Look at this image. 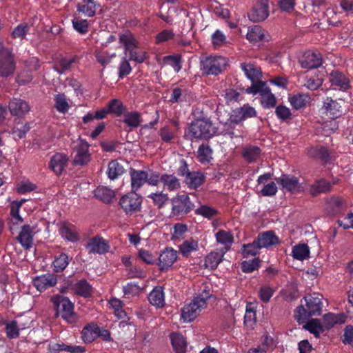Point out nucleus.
<instances>
[{
  "instance_id": "f257e3e1",
  "label": "nucleus",
  "mask_w": 353,
  "mask_h": 353,
  "mask_svg": "<svg viewBox=\"0 0 353 353\" xmlns=\"http://www.w3.org/2000/svg\"><path fill=\"white\" fill-rule=\"evenodd\" d=\"M303 299L305 307L301 305L294 312V318L299 324H303L312 316H320L323 309V295L318 293L307 294Z\"/></svg>"
},
{
  "instance_id": "f03ea898",
  "label": "nucleus",
  "mask_w": 353,
  "mask_h": 353,
  "mask_svg": "<svg viewBox=\"0 0 353 353\" xmlns=\"http://www.w3.org/2000/svg\"><path fill=\"white\" fill-rule=\"evenodd\" d=\"M216 133V128L210 119H199L192 121L188 127V136L192 139L208 140Z\"/></svg>"
},
{
  "instance_id": "7ed1b4c3",
  "label": "nucleus",
  "mask_w": 353,
  "mask_h": 353,
  "mask_svg": "<svg viewBox=\"0 0 353 353\" xmlns=\"http://www.w3.org/2000/svg\"><path fill=\"white\" fill-rule=\"evenodd\" d=\"M56 310V316L61 318L68 323H74L77 321V317L74 312V303L69 298L58 295L51 299Z\"/></svg>"
},
{
  "instance_id": "20e7f679",
  "label": "nucleus",
  "mask_w": 353,
  "mask_h": 353,
  "mask_svg": "<svg viewBox=\"0 0 353 353\" xmlns=\"http://www.w3.org/2000/svg\"><path fill=\"white\" fill-rule=\"evenodd\" d=\"M228 65L227 59L222 56H208L200 61V70L203 76H217Z\"/></svg>"
},
{
  "instance_id": "39448f33",
  "label": "nucleus",
  "mask_w": 353,
  "mask_h": 353,
  "mask_svg": "<svg viewBox=\"0 0 353 353\" xmlns=\"http://www.w3.org/2000/svg\"><path fill=\"white\" fill-rule=\"evenodd\" d=\"M172 203V214L173 216L183 217L194 208V204L191 201L190 196L186 194L177 195L171 199Z\"/></svg>"
},
{
  "instance_id": "423d86ee",
  "label": "nucleus",
  "mask_w": 353,
  "mask_h": 353,
  "mask_svg": "<svg viewBox=\"0 0 353 353\" xmlns=\"http://www.w3.org/2000/svg\"><path fill=\"white\" fill-rule=\"evenodd\" d=\"M142 202L143 197L131 190L120 199L119 203L126 214H132L141 210Z\"/></svg>"
},
{
  "instance_id": "0eeeda50",
  "label": "nucleus",
  "mask_w": 353,
  "mask_h": 353,
  "mask_svg": "<svg viewBox=\"0 0 353 353\" xmlns=\"http://www.w3.org/2000/svg\"><path fill=\"white\" fill-rule=\"evenodd\" d=\"M15 62L12 52L7 48L0 49V76L7 77L13 74Z\"/></svg>"
},
{
  "instance_id": "6e6552de",
  "label": "nucleus",
  "mask_w": 353,
  "mask_h": 353,
  "mask_svg": "<svg viewBox=\"0 0 353 353\" xmlns=\"http://www.w3.org/2000/svg\"><path fill=\"white\" fill-rule=\"evenodd\" d=\"M269 14L268 0H256L248 13V17L254 22H260L265 20Z\"/></svg>"
},
{
  "instance_id": "1a4fd4ad",
  "label": "nucleus",
  "mask_w": 353,
  "mask_h": 353,
  "mask_svg": "<svg viewBox=\"0 0 353 353\" xmlns=\"http://www.w3.org/2000/svg\"><path fill=\"white\" fill-rule=\"evenodd\" d=\"M275 181L280 185L282 189L294 193H300L303 191V187L299 183V179L292 174H283L280 177L276 178Z\"/></svg>"
},
{
  "instance_id": "9d476101",
  "label": "nucleus",
  "mask_w": 353,
  "mask_h": 353,
  "mask_svg": "<svg viewBox=\"0 0 353 353\" xmlns=\"http://www.w3.org/2000/svg\"><path fill=\"white\" fill-rule=\"evenodd\" d=\"M178 259V252L171 247L165 248L161 252L157 265L161 272L167 271L176 261Z\"/></svg>"
},
{
  "instance_id": "9b49d317",
  "label": "nucleus",
  "mask_w": 353,
  "mask_h": 353,
  "mask_svg": "<svg viewBox=\"0 0 353 353\" xmlns=\"http://www.w3.org/2000/svg\"><path fill=\"white\" fill-rule=\"evenodd\" d=\"M205 305L203 301H198L195 297L182 309L181 317L184 321L191 322L199 314Z\"/></svg>"
},
{
  "instance_id": "f8f14e48",
  "label": "nucleus",
  "mask_w": 353,
  "mask_h": 353,
  "mask_svg": "<svg viewBox=\"0 0 353 353\" xmlns=\"http://www.w3.org/2000/svg\"><path fill=\"white\" fill-rule=\"evenodd\" d=\"M333 152V150L322 145H316L308 150L309 155L319 160L323 165H326L332 161Z\"/></svg>"
},
{
  "instance_id": "ddd939ff",
  "label": "nucleus",
  "mask_w": 353,
  "mask_h": 353,
  "mask_svg": "<svg viewBox=\"0 0 353 353\" xmlns=\"http://www.w3.org/2000/svg\"><path fill=\"white\" fill-rule=\"evenodd\" d=\"M301 68L307 70L318 68L322 65L323 57L319 52L307 51L299 61Z\"/></svg>"
},
{
  "instance_id": "4468645a",
  "label": "nucleus",
  "mask_w": 353,
  "mask_h": 353,
  "mask_svg": "<svg viewBox=\"0 0 353 353\" xmlns=\"http://www.w3.org/2000/svg\"><path fill=\"white\" fill-rule=\"evenodd\" d=\"M57 283V276L54 273H46L37 276L32 281L33 285L39 292H43Z\"/></svg>"
},
{
  "instance_id": "2eb2a0df",
  "label": "nucleus",
  "mask_w": 353,
  "mask_h": 353,
  "mask_svg": "<svg viewBox=\"0 0 353 353\" xmlns=\"http://www.w3.org/2000/svg\"><path fill=\"white\" fill-rule=\"evenodd\" d=\"M323 113L330 119L340 117L343 113L342 107L339 102L332 99L331 97H326L323 102Z\"/></svg>"
},
{
  "instance_id": "dca6fc26",
  "label": "nucleus",
  "mask_w": 353,
  "mask_h": 353,
  "mask_svg": "<svg viewBox=\"0 0 353 353\" xmlns=\"http://www.w3.org/2000/svg\"><path fill=\"white\" fill-rule=\"evenodd\" d=\"M34 234V228L26 224L21 227L17 237V241L24 250H30L33 245Z\"/></svg>"
},
{
  "instance_id": "f3484780",
  "label": "nucleus",
  "mask_w": 353,
  "mask_h": 353,
  "mask_svg": "<svg viewBox=\"0 0 353 353\" xmlns=\"http://www.w3.org/2000/svg\"><path fill=\"white\" fill-rule=\"evenodd\" d=\"M256 111L249 104H245L242 107L233 110L231 121L234 123H239L248 118L255 117Z\"/></svg>"
},
{
  "instance_id": "a211bd4d",
  "label": "nucleus",
  "mask_w": 353,
  "mask_h": 353,
  "mask_svg": "<svg viewBox=\"0 0 353 353\" xmlns=\"http://www.w3.org/2000/svg\"><path fill=\"white\" fill-rule=\"evenodd\" d=\"M90 253L104 254L110 250L108 242L99 236L91 238L86 245Z\"/></svg>"
},
{
  "instance_id": "6ab92c4d",
  "label": "nucleus",
  "mask_w": 353,
  "mask_h": 353,
  "mask_svg": "<svg viewBox=\"0 0 353 353\" xmlns=\"http://www.w3.org/2000/svg\"><path fill=\"white\" fill-rule=\"evenodd\" d=\"M256 242L259 243V248H268L273 245L280 243L279 238L275 234L272 230H268L260 232L256 238Z\"/></svg>"
},
{
  "instance_id": "aec40b11",
  "label": "nucleus",
  "mask_w": 353,
  "mask_h": 353,
  "mask_svg": "<svg viewBox=\"0 0 353 353\" xmlns=\"http://www.w3.org/2000/svg\"><path fill=\"white\" fill-rule=\"evenodd\" d=\"M130 176L131 190L137 192L145 183H147L148 172L131 168L130 170Z\"/></svg>"
},
{
  "instance_id": "412c9836",
  "label": "nucleus",
  "mask_w": 353,
  "mask_h": 353,
  "mask_svg": "<svg viewBox=\"0 0 353 353\" xmlns=\"http://www.w3.org/2000/svg\"><path fill=\"white\" fill-rule=\"evenodd\" d=\"M68 157L62 153L54 154L49 162V168L57 176H60L67 165Z\"/></svg>"
},
{
  "instance_id": "4be33fe9",
  "label": "nucleus",
  "mask_w": 353,
  "mask_h": 353,
  "mask_svg": "<svg viewBox=\"0 0 353 353\" xmlns=\"http://www.w3.org/2000/svg\"><path fill=\"white\" fill-rule=\"evenodd\" d=\"M332 86L337 87L340 90L346 91L350 88L349 79L339 70H333L329 78Z\"/></svg>"
},
{
  "instance_id": "5701e85b",
  "label": "nucleus",
  "mask_w": 353,
  "mask_h": 353,
  "mask_svg": "<svg viewBox=\"0 0 353 353\" xmlns=\"http://www.w3.org/2000/svg\"><path fill=\"white\" fill-rule=\"evenodd\" d=\"M322 319L323 323L321 324L323 326L324 330H329L337 324L341 325L345 323L347 316L343 313L336 314L330 312L324 314Z\"/></svg>"
},
{
  "instance_id": "b1692460",
  "label": "nucleus",
  "mask_w": 353,
  "mask_h": 353,
  "mask_svg": "<svg viewBox=\"0 0 353 353\" xmlns=\"http://www.w3.org/2000/svg\"><path fill=\"white\" fill-rule=\"evenodd\" d=\"M90 161L89 145L87 143H82L76 148V154L73 159V164L83 166L87 165Z\"/></svg>"
},
{
  "instance_id": "393cba45",
  "label": "nucleus",
  "mask_w": 353,
  "mask_h": 353,
  "mask_svg": "<svg viewBox=\"0 0 353 353\" xmlns=\"http://www.w3.org/2000/svg\"><path fill=\"white\" fill-rule=\"evenodd\" d=\"M59 232L62 238L68 241L74 243L79 240L76 227L68 222H62L60 224Z\"/></svg>"
},
{
  "instance_id": "a878e982",
  "label": "nucleus",
  "mask_w": 353,
  "mask_h": 353,
  "mask_svg": "<svg viewBox=\"0 0 353 353\" xmlns=\"http://www.w3.org/2000/svg\"><path fill=\"white\" fill-rule=\"evenodd\" d=\"M8 108L12 115L19 117L26 114L30 110V106L26 101L17 98L10 101Z\"/></svg>"
},
{
  "instance_id": "bb28decb",
  "label": "nucleus",
  "mask_w": 353,
  "mask_h": 353,
  "mask_svg": "<svg viewBox=\"0 0 353 353\" xmlns=\"http://www.w3.org/2000/svg\"><path fill=\"white\" fill-rule=\"evenodd\" d=\"M72 257L65 252H61L55 255L52 261V266L55 273L63 272L68 266Z\"/></svg>"
},
{
  "instance_id": "cd10ccee",
  "label": "nucleus",
  "mask_w": 353,
  "mask_h": 353,
  "mask_svg": "<svg viewBox=\"0 0 353 353\" xmlns=\"http://www.w3.org/2000/svg\"><path fill=\"white\" fill-rule=\"evenodd\" d=\"M240 68L251 81H256L262 77L261 68L254 63L243 62L241 63Z\"/></svg>"
},
{
  "instance_id": "c85d7f7f",
  "label": "nucleus",
  "mask_w": 353,
  "mask_h": 353,
  "mask_svg": "<svg viewBox=\"0 0 353 353\" xmlns=\"http://www.w3.org/2000/svg\"><path fill=\"white\" fill-rule=\"evenodd\" d=\"M205 181V176L201 172L193 171L188 174L184 179L185 183L190 189L196 190Z\"/></svg>"
},
{
  "instance_id": "c756f323",
  "label": "nucleus",
  "mask_w": 353,
  "mask_h": 353,
  "mask_svg": "<svg viewBox=\"0 0 353 353\" xmlns=\"http://www.w3.org/2000/svg\"><path fill=\"white\" fill-rule=\"evenodd\" d=\"M262 154L261 149L256 145H247L242 150V157L248 163H253L257 161Z\"/></svg>"
},
{
  "instance_id": "7c9ffc66",
  "label": "nucleus",
  "mask_w": 353,
  "mask_h": 353,
  "mask_svg": "<svg viewBox=\"0 0 353 353\" xmlns=\"http://www.w3.org/2000/svg\"><path fill=\"white\" fill-rule=\"evenodd\" d=\"M149 302L157 308L165 305V293L161 286H156L148 296Z\"/></svg>"
},
{
  "instance_id": "2f4dec72",
  "label": "nucleus",
  "mask_w": 353,
  "mask_h": 353,
  "mask_svg": "<svg viewBox=\"0 0 353 353\" xmlns=\"http://www.w3.org/2000/svg\"><path fill=\"white\" fill-rule=\"evenodd\" d=\"M72 290L77 295L89 298L93 292L92 286L85 279H81L74 284Z\"/></svg>"
},
{
  "instance_id": "473e14b6",
  "label": "nucleus",
  "mask_w": 353,
  "mask_h": 353,
  "mask_svg": "<svg viewBox=\"0 0 353 353\" xmlns=\"http://www.w3.org/2000/svg\"><path fill=\"white\" fill-rule=\"evenodd\" d=\"M123 117V119L121 121L126 124L131 130L138 128L142 123L141 114L137 111L129 112L127 110Z\"/></svg>"
},
{
  "instance_id": "72a5a7b5",
  "label": "nucleus",
  "mask_w": 353,
  "mask_h": 353,
  "mask_svg": "<svg viewBox=\"0 0 353 353\" xmlns=\"http://www.w3.org/2000/svg\"><path fill=\"white\" fill-rule=\"evenodd\" d=\"M99 327L94 323L87 324L81 331V338L85 343H90L97 338Z\"/></svg>"
},
{
  "instance_id": "f704fd0d",
  "label": "nucleus",
  "mask_w": 353,
  "mask_h": 353,
  "mask_svg": "<svg viewBox=\"0 0 353 353\" xmlns=\"http://www.w3.org/2000/svg\"><path fill=\"white\" fill-rule=\"evenodd\" d=\"M213 150L208 144L202 143L199 146L196 158L198 161L203 165H207L211 162Z\"/></svg>"
},
{
  "instance_id": "c9c22d12",
  "label": "nucleus",
  "mask_w": 353,
  "mask_h": 353,
  "mask_svg": "<svg viewBox=\"0 0 353 353\" xmlns=\"http://www.w3.org/2000/svg\"><path fill=\"white\" fill-rule=\"evenodd\" d=\"M125 168L117 160H111L108 165L107 175L110 180H115L125 173Z\"/></svg>"
},
{
  "instance_id": "e433bc0d",
  "label": "nucleus",
  "mask_w": 353,
  "mask_h": 353,
  "mask_svg": "<svg viewBox=\"0 0 353 353\" xmlns=\"http://www.w3.org/2000/svg\"><path fill=\"white\" fill-rule=\"evenodd\" d=\"M171 343L176 353H186L187 343L183 336L178 332L170 335Z\"/></svg>"
},
{
  "instance_id": "4c0bfd02",
  "label": "nucleus",
  "mask_w": 353,
  "mask_h": 353,
  "mask_svg": "<svg viewBox=\"0 0 353 353\" xmlns=\"http://www.w3.org/2000/svg\"><path fill=\"white\" fill-rule=\"evenodd\" d=\"M179 249L183 257L188 258L192 252L199 250V243L192 239H187L179 246Z\"/></svg>"
},
{
  "instance_id": "58836bf2",
  "label": "nucleus",
  "mask_w": 353,
  "mask_h": 353,
  "mask_svg": "<svg viewBox=\"0 0 353 353\" xmlns=\"http://www.w3.org/2000/svg\"><path fill=\"white\" fill-rule=\"evenodd\" d=\"M332 189L331 183L324 179L316 181L310 187V194L312 196H316L321 193L330 192Z\"/></svg>"
},
{
  "instance_id": "ea45409f",
  "label": "nucleus",
  "mask_w": 353,
  "mask_h": 353,
  "mask_svg": "<svg viewBox=\"0 0 353 353\" xmlns=\"http://www.w3.org/2000/svg\"><path fill=\"white\" fill-rule=\"evenodd\" d=\"M94 196L105 203H110L114 197V192L109 188L99 186L94 191Z\"/></svg>"
},
{
  "instance_id": "a19ab883",
  "label": "nucleus",
  "mask_w": 353,
  "mask_h": 353,
  "mask_svg": "<svg viewBox=\"0 0 353 353\" xmlns=\"http://www.w3.org/2000/svg\"><path fill=\"white\" fill-rule=\"evenodd\" d=\"M305 323V324L303 325V328L314 334L316 338H319L321 334L325 331L319 319H312Z\"/></svg>"
},
{
  "instance_id": "79ce46f5",
  "label": "nucleus",
  "mask_w": 353,
  "mask_h": 353,
  "mask_svg": "<svg viewBox=\"0 0 353 353\" xmlns=\"http://www.w3.org/2000/svg\"><path fill=\"white\" fill-rule=\"evenodd\" d=\"M97 7V5L94 0H83L82 4L77 5V10L88 17H92L96 14Z\"/></svg>"
},
{
  "instance_id": "37998d69",
  "label": "nucleus",
  "mask_w": 353,
  "mask_h": 353,
  "mask_svg": "<svg viewBox=\"0 0 353 353\" xmlns=\"http://www.w3.org/2000/svg\"><path fill=\"white\" fill-rule=\"evenodd\" d=\"M107 107L110 114H114L115 117H121L126 112L127 107L119 99H111L107 104Z\"/></svg>"
},
{
  "instance_id": "c03bdc74",
  "label": "nucleus",
  "mask_w": 353,
  "mask_h": 353,
  "mask_svg": "<svg viewBox=\"0 0 353 353\" xmlns=\"http://www.w3.org/2000/svg\"><path fill=\"white\" fill-rule=\"evenodd\" d=\"M247 39L253 43L262 41L265 37V30L259 25H254L248 28Z\"/></svg>"
},
{
  "instance_id": "a18cd8bd",
  "label": "nucleus",
  "mask_w": 353,
  "mask_h": 353,
  "mask_svg": "<svg viewBox=\"0 0 353 353\" xmlns=\"http://www.w3.org/2000/svg\"><path fill=\"white\" fill-rule=\"evenodd\" d=\"M270 88L267 85V83L265 81H263L259 79L256 81H252L251 86L248 87L245 90V92L248 94H252L253 95H256L257 94H260L261 96L265 92H268Z\"/></svg>"
},
{
  "instance_id": "49530a36",
  "label": "nucleus",
  "mask_w": 353,
  "mask_h": 353,
  "mask_svg": "<svg viewBox=\"0 0 353 353\" xmlns=\"http://www.w3.org/2000/svg\"><path fill=\"white\" fill-rule=\"evenodd\" d=\"M161 182L169 191L176 190L181 187L179 179L173 174H162L161 176Z\"/></svg>"
},
{
  "instance_id": "de8ad7c7",
  "label": "nucleus",
  "mask_w": 353,
  "mask_h": 353,
  "mask_svg": "<svg viewBox=\"0 0 353 353\" xmlns=\"http://www.w3.org/2000/svg\"><path fill=\"white\" fill-rule=\"evenodd\" d=\"M119 42L124 46L126 52H130L137 48V42L130 32L119 36Z\"/></svg>"
},
{
  "instance_id": "09e8293b",
  "label": "nucleus",
  "mask_w": 353,
  "mask_h": 353,
  "mask_svg": "<svg viewBox=\"0 0 353 353\" xmlns=\"http://www.w3.org/2000/svg\"><path fill=\"white\" fill-rule=\"evenodd\" d=\"M310 249L307 244H299L292 248V255L294 259L303 261L310 256Z\"/></svg>"
},
{
  "instance_id": "8fccbe9b",
  "label": "nucleus",
  "mask_w": 353,
  "mask_h": 353,
  "mask_svg": "<svg viewBox=\"0 0 353 353\" xmlns=\"http://www.w3.org/2000/svg\"><path fill=\"white\" fill-rule=\"evenodd\" d=\"M30 129V128L27 122L19 120L18 122L15 123V125L12 128L10 133L14 138L21 139L26 137Z\"/></svg>"
},
{
  "instance_id": "3c124183",
  "label": "nucleus",
  "mask_w": 353,
  "mask_h": 353,
  "mask_svg": "<svg viewBox=\"0 0 353 353\" xmlns=\"http://www.w3.org/2000/svg\"><path fill=\"white\" fill-rule=\"evenodd\" d=\"M194 214L208 219V220H211L214 217L216 216L219 212L215 208L208 205H201L194 210Z\"/></svg>"
},
{
  "instance_id": "603ef678",
  "label": "nucleus",
  "mask_w": 353,
  "mask_h": 353,
  "mask_svg": "<svg viewBox=\"0 0 353 353\" xmlns=\"http://www.w3.org/2000/svg\"><path fill=\"white\" fill-rule=\"evenodd\" d=\"M323 83V79L318 74L314 75H307L305 77V82L304 86L310 90H316Z\"/></svg>"
},
{
  "instance_id": "864d4df0",
  "label": "nucleus",
  "mask_w": 353,
  "mask_h": 353,
  "mask_svg": "<svg viewBox=\"0 0 353 353\" xmlns=\"http://www.w3.org/2000/svg\"><path fill=\"white\" fill-rule=\"evenodd\" d=\"M221 256L217 252H211L208 254L204 261V266L206 268L215 270L221 262Z\"/></svg>"
},
{
  "instance_id": "5fc2aeb1",
  "label": "nucleus",
  "mask_w": 353,
  "mask_h": 353,
  "mask_svg": "<svg viewBox=\"0 0 353 353\" xmlns=\"http://www.w3.org/2000/svg\"><path fill=\"white\" fill-rule=\"evenodd\" d=\"M261 261L259 257H255L251 260L243 261L241 263V269L244 273H252L257 270L261 266Z\"/></svg>"
},
{
  "instance_id": "6e6d98bb",
  "label": "nucleus",
  "mask_w": 353,
  "mask_h": 353,
  "mask_svg": "<svg viewBox=\"0 0 353 353\" xmlns=\"http://www.w3.org/2000/svg\"><path fill=\"white\" fill-rule=\"evenodd\" d=\"M310 97L305 94H296L292 96L289 101L293 108L299 110L306 105Z\"/></svg>"
},
{
  "instance_id": "4d7b16f0",
  "label": "nucleus",
  "mask_w": 353,
  "mask_h": 353,
  "mask_svg": "<svg viewBox=\"0 0 353 353\" xmlns=\"http://www.w3.org/2000/svg\"><path fill=\"white\" fill-rule=\"evenodd\" d=\"M261 249V248H259V243L255 239L252 243L243 244L242 245L241 254L243 258H248L250 256H256L259 254V251Z\"/></svg>"
},
{
  "instance_id": "13d9d810",
  "label": "nucleus",
  "mask_w": 353,
  "mask_h": 353,
  "mask_svg": "<svg viewBox=\"0 0 353 353\" xmlns=\"http://www.w3.org/2000/svg\"><path fill=\"white\" fill-rule=\"evenodd\" d=\"M327 203L332 214H337L345 209L343 200L339 196H332L327 200Z\"/></svg>"
},
{
  "instance_id": "bf43d9fd",
  "label": "nucleus",
  "mask_w": 353,
  "mask_h": 353,
  "mask_svg": "<svg viewBox=\"0 0 353 353\" xmlns=\"http://www.w3.org/2000/svg\"><path fill=\"white\" fill-rule=\"evenodd\" d=\"M222 96L227 103L238 102L243 98L241 94L233 88H228L224 90Z\"/></svg>"
},
{
  "instance_id": "052dcab7",
  "label": "nucleus",
  "mask_w": 353,
  "mask_h": 353,
  "mask_svg": "<svg viewBox=\"0 0 353 353\" xmlns=\"http://www.w3.org/2000/svg\"><path fill=\"white\" fill-rule=\"evenodd\" d=\"M148 197L151 199L154 205L159 209L163 208L169 200L168 194L163 192L152 193Z\"/></svg>"
},
{
  "instance_id": "680f3d73",
  "label": "nucleus",
  "mask_w": 353,
  "mask_h": 353,
  "mask_svg": "<svg viewBox=\"0 0 353 353\" xmlns=\"http://www.w3.org/2000/svg\"><path fill=\"white\" fill-rule=\"evenodd\" d=\"M261 97V103L263 108L270 109L275 107L276 99L274 94L271 92L270 88L268 92H265Z\"/></svg>"
},
{
  "instance_id": "e2e57ef3",
  "label": "nucleus",
  "mask_w": 353,
  "mask_h": 353,
  "mask_svg": "<svg viewBox=\"0 0 353 353\" xmlns=\"http://www.w3.org/2000/svg\"><path fill=\"white\" fill-rule=\"evenodd\" d=\"M54 107L61 113H65L69 109L66 97L64 94H57L54 96Z\"/></svg>"
},
{
  "instance_id": "0e129e2a",
  "label": "nucleus",
  "mask_w": 353,
  "mask_h": 353,
  "mask_svg": "<svg viewBox=\"0 0 353 353\" xmlns=\"http://www.w3.org/2000/svg\"><path fill=\"white\" fill-rule=\"evenodd\" d=\"M212 296V288L210 285L203 283L198 292V294L195 296V298L198 301H203L204 302V305L206 306V301L208 299H210Z\"/></svg>"
},
{
  "instance_id": "69168bd1",
  "label": "nucleus",
  "mask_w": 353,
  "mask_h": 353,
  "mask_svg": "<svg viewBox=\"0 0 353 353\" xmlns=\"http://www.w3.org/2000/svg\"><path fill=\"white\" fill-rule=\"evenodd\" d=\"M159 135L165 143H171L175 139V132L170 126L162 127L159 131Z\"/></svg>"
},
{
  "instance_id": "338daca9",
  "label": "nucleus",
  "mask_w": 353,
  "mask_h": 353,
  "mask_svg": "<svg viewBox=\"0 0 353 353\" xmlns=\"http://www.w3.org/2000/svg\"><path fill=\"white\" fill-rule=\"evenodd\" d=\"M30 26L26 23L17 25L12 30L11 36L13 39H23L29 32Z\"/></svg>"
},
{
  "instance_id": "774afa93",
  "label": "nucleus",
  "mask_w": 353,
  "mask_h": 353,
  "mask_svg": "<svg viewBox=\"0 0 353 353\" xmlns=\"http://www.w3.org/2000/svg\"><path fill=\"white\" fill-rule=\"evenodd\" d=\"M6 333L8 339H12L19 337V330L17 321L13 320L10 322H6Z\"/></svg>"
}]
</instances>
